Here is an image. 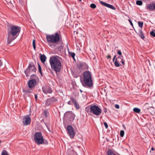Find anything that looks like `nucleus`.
Masks as SVG:
<instances>
[{
	"instance_id": "nucleus-40",
	"label": "nucleus",
	"mask_w": 155,
	"mask_h": 155,
	"mask_svg": "<svg viewBox=\"0 0 155 155\" xmlns=\"http://www.w3.org/2000/svg\"><path fill=\"white\" fill-rule=\"evenodd\" d=\"M120 63H121L122 64V65H124L125 64L124 62V61L123 59H122L120 61Z\"/></svg>"
},
{
	"instance_id": "nucleus-28",
	"label": "nucleus",
	"mask_w": 155,
	"mask_h": 155,
	"mask_svg": "<svg viewBox=\"0 0 155 155\" xmlns=\"http://www.w3.org/2000/svg\"><path fill=\"white\" fill-rule=\"evenodd\" d=\"M136 3L138 5H141L143 4V2L141 0H137L136 1Z\"/></svg>"
},
{
	"instance_id": "nucleus-48",
	"label": "nucleus",
	"mask_w": 155,
	"mask_h": 155,
	"mask_svg": "<svg viewBox=\"0 0 155 155\" xmlns=\"http://www.w3.org/2000/svg\"><path fill=\"white\" fill-rule=\"evenodd\" d=\"M117 58H119L118 59V60H119V61H121L122 59L120 57H118Z\"/></svg>"
},
{
	"instance_id": "nucleus-26",
	"label": "nucleus",
	"mask_w": 155,
	"mask_h": 155,
	"mask_svg": "<svg viewBox=\"0 0 155 155\" xmlns=\"http://www.w3.org/2000/svg\"><path fill=\"white\" fill-rule=\"evenodd\" d=\"M43 114L44 115L45 117L47 118L49 115L48 111L47 110H45L43 113Z\"/></svg>"
},
{
	"instance_id": "nucleus-7",
	"label": "nucleus",
	"mask_w": 155,
	"mask_h": 155,
	"mask_svg": "<svg viewBox=\"0 0 155 155\" xmlns=\"http://www.w3.org/2000/svg\"><path fill=\"white\" fill-rule=\"evenodd\" d=\"M67 130L69 137L71 139H73L75 135V132L72 126L70 125L67 127Z\"/></svg>"
},
{
	"instance_id": "nucleus-21",
	"label": "nucleus",
	"mask_w": 155,
	"mask_h": 155,
	"mask_svg": "<svg viewBox=\"0 0 155 155\" xmlns=\"http://www.w3.org/2000/svg\"><path fill=\"white\" fill-rule=\"evenodd\" d=\"M119 58H117L115 59L114 63L116 67H119L120 66V65L121 66H122V65L120 63V61H119L118 60V59Z\"/></svg>"
},
{
	"instance_id": "nucleus-57",
	"label": "nucleus",
	"mask_w": 155,
	"mask_h": 155,
	"mask_svg": "<svg viewBox=\"0 0 155 155\" xmlns=\"http://www.w3.org/2000/svg\"><path fill=\"white\" fill-rule=\"evenodd\" d=\"M114 155H117L116 154H114Z\"/></svg>"
},
{
	"instance_id": "nucleus-10",
	"label": "nucleus",
	"mask_w": 155,
	"mask_h": 155,
	"mask_svg": "<svg viewBox=\"0 0 155 155\" xmlns=\"http://www.w3.org/2000/svg\"><path fill=\"white\" fill-rule=\"evenodd\" d=\"M52 39L53 41V43H55L58 42L60 40V35L57 32H55L54 34L52 35Z\"/></svg>"
},
{
	"instance_id": "nucleus-41",
	"label": "nucleus",
	"mask_w": 155,
	"mask_h": 155,
	"mask_svg": "<svg viewBox=\"0 0 155 155\" xmlns=\"http://www.w3.org/2000/svg\"><path fill=\"white\" fill-rule=\"evenodd\" d=\"M115 107L117 109H118L120 107L119 105L116 104L115 105Z\"/></svg>"
},
{
	"instance_id": "nucleus-3",
	"label": "nucleus",
	"mask_w": 155,
	"mask_h": 155,
	"mask_svg": "<svg viewBox=\"0 0 155 155\" xmlns=\"http://www.w3.org/2000/svg\"><path fill=\"white\" fill-rule=\"evenodd\" d=\"M82 83L83 86L85 85L89 87H92L93 84L92 79L91 73L89 71H84L83 73V78Z\"/></svg>"
},
{
	"instance_id": "nucleus-51",
	"label": "nucleus",
	"mask_w": 155,
	"mask_h": 155,
	"mask_svg": "<svg viewBox=\"0 0 155 155\" xmlns=\"http://www.w3.org/2000/svg\"><path fill=\"white\" fill-rule=\"evenodd\" d=\"M154 150V148L153 147H152L151 148V150Z\"/></svg>"
},
{
	"instance_id": "nucleus-47",
	"label": "nucleus",
	"mask_w": 155,
	"mask_h": 155,
	"mask_svg": "<svg viewBox=\"0 0 155 155\" xmlns=\"http://www.w3.org/2000/svg\"><path fill=\"white\" fill-rule=\"evenodd\" d=\"M116 55H114V58H113V61H114V60H115V58H116Z\"/></svg>"
},
{
	"instance_id": "nucleus-19",
	"label": "nucleus",
	"mask_w": 155,
	"mask_h": 155,
	"mask_svg": "<svg viewBox=\"0 0 155 155\" xmlns=\"http://www.w3.org/2000/svg\"><path fill=\"white\" fill-rule=\"evenodd\" d=\"M34 139L35 143L39 145V132H37L35 134Z\"/></svg>"
},
{
	"instance_id": "nucleus-6",
	"label": "nucleus",
	"mask_w": 155,
	"mask_h": 155,
	"mask_svg": "<svg viewBox=\"0 0 155 155\" xmlns=\"http://www.w3.org/2000/svg\"><path fill=\"white\" fill-rule=\"evenodd\" d=\"M64 117L65 118H68L71 121H73L75 118V115L71 111H67L64 114Z\"/></svg>"
},
{
	"instance_id": "nucleus-30",
	"label": "nucleus",
	"mask_w": 155,
	"mask_h": 155,
	"mask_svg": "<svg viewBox=\"0 0 155 155\" xmlns=\"http://www.w3.org/2000/svg\"><path fill=\"white\" fill-rule=\"evenodd\" d=\"M138 25L139 27L142 28L143 25V22L142 21H138Z\"/></svg>"
},
{
	"instance_id": "nucleus-56",
	"label": "nucleus",
	"mask_w": 155,
	"mask_h": 155,
	"mask_svg": "<svg viewBox=\"0 0 155 155\" xmlns=\"http://www.w3.org/2000/svg\"><path fill=\"white\" fill-rule=\"evenodd\" d=\"M75 78H77V77H78V76H75Z\"/></svg>"
},
{
	"instance_id": "nucleus-29",
	"label": "nucleus",
	"mask_w": 155,
	"mask_h": 155,
	"mask_svg": "<svg viewBox=\"0 0 155 155\" xmlns=\"http://www.w3.org/2000/svg\"><path fill=\"white\" fill-rule=\"evenodd\" d=\"M69 54L71 56V57L73 58H74L75 56V54L74 53H73L71 52H68Z\"/></svg>"
},
{
	"instance_id": "nucleus-24",
	"label": "nucleus",
	"mask_w": 155,
	"mask_h": 155,
	"mask_svg": "<svg viewBox=\"0 0 155 155\" xmlns=\"http://www.w3.org/2000/svg\"><path fill=\"white\" fill-rule=\"evenodd\" d=\"M107 155H114V153L113 151L112 150L110 149H109L107 152Z\"/></svg>"
},
{
	"instance_id": "nucleus-36",
	"label": "nucleus",
	"mask_w": 155,
	"mask_h": 155,
	"mask_svg": "<svg viewBox=\"0 0 155 155\" xmlns=\"http://www.w3.org/2000/svg\"><path fill=\"white\" fill-rule=\"evenodd\" d=\"M39 73L41 74V76H43L42 73L41 71V66L39 65Z\"/></svg>"
},
{
	"instance_id": "nucleus-49",
	"label": "nucleus",
	"mask_w": 155,
	"mask_h": 155,
	"mask_svg": "<svg viewBox=\"0 0 155 155\" xmlns=\"http://www.w3.org/2000/svg\"><path fill=\"white\" fill-rule=\"evenodd\" d=\"M104 111L105 113V114H106V112H107V110L106 108H104Z\"/></svg>"
},
{
	"instance_id": "nucleus-38",
	"label": "nucleus",
	"mask_w": 155,
	"mask_h": 155,
	"mask_svg": "<svg viewBox=\"0 0 155 155\" xmlns=\"http://www.w3.org/2000/svg\"><path fill=\"white\" fill-rule=\"evenodd\" d=\"M23 91L24 92H25V93H29L31 91H29V90H23Z\"/></svg>"
},
{
	"instance_id": "nucleus-12",
	"label": "nucleus",
	"mask_w": 155,
	"mask_h": 155,
	"mask_svg": "<svg viewBox=\"0 0 155 155\" xmlns=\"http://www.w3.org/2000/svg\"><path fill=\"white\" fill-rule=\"evenodd\" d=\"M37 82L35 79H32L29 80L28 83V87L32 88L35 87L36 84Z\"/></svg>"
},
{
	"instance_id": "nucleus-37",
	"label": "nucleus",
	"mask_w": 155,
	"mask_h": 155,
	"mask_svg": "<svg viewBox=\"0 0 155 155\" xmlns=\"http://www.w3.org/2000/svg\"><path fill=\"white\" fill-rule=\"evenodd\" d=\"M104 125L106 128L107 129L108 127V125L107 123L106 122H104Z\"/></svg>"
},
{
	"instance_id": "nucleus-11",
	"label": "nucleus",
	"mask_w": 155,
	"mask_h": 155,
	"mask_svg": "<svg viewBox=\"0 0 155 155\" xmlns=\"http://www.w3.org/2000/svg\"><path fill=\"white\" fill-rule=\"evenodd\" d=\"M48 143L47 140L43 138L42 133L39 132V144L48 145Z\"/></svg>"
},
{
	"instance_id": "nucleus-42",
	"label": "nucleus",
	"mask_w": 155,
	"mask_h": 155,
	"mask_svg": "<svg viewBox=\"0 0 155 155\" xmlns=\"http://www.w3.org/2000/svg\"><path fill=\"white\" fill-rule=\"evenodd\" d=\"M128 21H129L131 25L132 26H133V24L132 22L131 21L130 19H129Z\"/></svg>"
},
{
	"instance_id": "nucleus-39",
	"label": "nucleus",
	"mask_w": 155,
	"mask_h": 155,
	"mask_svg": "<svg viewBox=\"0 0 155 155\" xmlns=\"http://www.w3.org/2000/svg\"><path fill=\"white\" fill-rule=\"evenodd\" d=\"M117 54L120 55H121L122 54L120 50H118L117 51Z\"/></svg>"
},
{
	"instance_id": "nucleus-43",
	"label": "nucleus",
	"mask_w": 155,
	"mask_h": 155,
	"mask_svg": "<svg viewBox=\"0 0 155 155\" xmlns=\"http://www.w3.org/2000/svg\"><path fill=\"white\" fill-rule=\"evenodd\" d=\"M45 125L46 127H47V129H48V130H49V131L50 132V128L48 127V125L46 124V123H45Z\"/></svg>"
},
{
	"instance_id": "nucleus-4",
	"label": "nucleus",
	"mask_w": 155,
	"mask_h": 155,
	"mask_svg": "<svg viewBox=\"0 0 155 155\" xmlns=\"http://www.w3.org/2000/svg\"><path fill=\"white\" fill-rule=\"evenodd\" d=\"M90 111L91 114L96 116H99L102 113L101 109L98 106L94 104L91 105Z\"/></svg>"
},
{
	"instance_id": "nucleus-58",
	"label": "nucleus",
	"mask_w": 155,
	"mask_h": 155,
	"mask_svg": "<svg viewBox=\"0 0 155 155\" xmlns=\"http://www.w3.org/2000/svg\"><path fill=\"white\" fill-rule=\"evenodd\" d=\"M80 91H81V92L82 91L81 90H80Z\"/></svg>"
},
{
	"instance_id": "nucleus-16",
	"label": "nucleus",
	"mask_w": 155,
	"mask_h": 155,
	"mask_svg": "<svg viewBox=\"0 0 155 155\" xmlns=\"http://www.w3.org/2000/svg\"><path fill=\"white\" fill-rule=\"evenodd\" d=\"M80 69H84L88 68V66L85 63H81L78 66Z\"/></svg>"
},
{
	"instance_id": "nucleus-33",
	"label": "nucleus",
	"mask_w": 155,
	"mask_h": 155,
	"mask_svg": "<svg viewBox=\"0 0 155 155\" xmlns=\"http://www.w3.org/2000/svg\"><path fill=\"white\" fill-rule=\"evenodd\" d=\"M2 155H8L6 150H4L2 153Z\"/></svg>"
},
{
	"instance_id": "nucleus-32",
	"label": "nucleus",
	"mask_w": 155,
	"mask_h": 155,
	"mask_svg": "<svg viewBox=\"0 0 155 155\" xmlns=\"http://www.w3.org/2000/svg\"><path fill=\"white\" fill-rule=\"evenodd\" d=\"M90 7L93 9H94L96 7V5L94 3H92L90 5Z\"/></svg>"
},
{
	"instance_id": "nucleus-13",
	"label": "nucleus",
	"mask_w": 155,
	"mask_h": 155,
	"mask_svg": "<svg viewBox=\"0 0 155 155\" xmlns=\"http://www.w3.org/2000/svg\"><path fill=\"white\" fill-rule=\"evenodd\" d=\"M42 89L43 92L45 94H50L52 92L51 88L48 86H43Z\"/></svg>"
},
{
	"instance_id": "nucleus-9",
	"label": "nucleus",
	"mask_w": 155,
	"mask_h": 155,
	"mask_svg": "<svg viewBox=\"0 0 155 155\" xmlns=\"http://www.w3.org/2000/svg\"><path fill=\"white\" fill-rule=\"evenodd\" d=\"M57 101V99L54 97H51L47 99L45 105L46 106H48L51 104Z\"/></svg>"
},
{
	"instance_id": "nucleus-52",
	"label": "nucleus",
	"mask_w": 155,
	"mask_h": 155,
	"mask_svg": "<svg viewBox=\"0 0 155 155\" xmlns=\"http://www.w3.org/2000/svg\"><path fill=\"white\" fill-rule=\"evenodd\" d=\"M39 62L38 61H37V64H38V67H39Z\"/></svg>"
},
{
	"instance_id": "nucleus-50",
	"label": "nucleus",
	"mask_w": 155,
	"mask_h": 155,
	"mask_svg": "<svg viewBox=\"0 0 155 155\" xmlns=\"http://www.w3.org/2000/svg\"><path fill=\"white\" fill-rule=\"evenodd\" d=\"M41 122H43L44 124H45V123L44 122V120L43 119L41 120Z\"/></svg>"
},
{
	"instance_id": "nucleus-14",
	"label": "nucleus",
	"mask_w": 155,
	"mask_h": 155,
	"mask_svg": "<svg viewBox=\"0 0 155 155\" xmlns=\"http://www.w3.org/2000/svg\"><path fill=\"white\" fill-rule=\"evenodd\" d=\"M146 8L150 11L155 10V3H151L146 6Z\"/></svg>"
},
{
	"instance_id": "nucleus-45",
	"label": "nucleus",
	"mask_w": 155,
	"mask_h": 155,
	"mask_svg": "<svg viewBox=\"0 0 155 155\" xmlns=\"http://www.w3.org/2000/svg\"><path fill=\"white\" fill-rule=\"evenodd\" d=\"M35 98L36 99V100H37V98H38V95L37 94H35Z\"/></svg>"
},
{
	"instance_id": "nucleus-15",
	"label": "nucleus",
	"mask_w": 155,
	"mask_h": 155,
	"mask_svg": "<svg viewBox=\"0 0 155 155\" xmlns=\"http://www.w3.org/2000/svg\"><path fill=\"white\" fill-rule=\"evenodd\" d=\"M99 2L100 3L103 5H104L113 10H115L116 9L112 5H110L100 0L99 1Z\"/></svg>"
},
{
	"instance_id": "nucleus-8",
	"label": "nucleus",
	"mask_w": 155,
	"mask_h": 155,
	"mask_svg": "<svg viewBox=\"0 0 155 155\" xmlns=\"http://www.w3.org/2000/svg\"><path fill=\"white\" fill-rule=\"evenodd\" d=\"M31 118L28 115L25 116L23 118L22 123L24 126H26L30 124Z\"/></svg>"
},
{
	"instance_id": "nucleus-5",
	"label": "nucleus",
	"mask_w": 155,
	"mask_h": 155,
	"mask_svg": "<svg viewBox=\"0 0 155 155\" xmlns=\"http://www.w3.org/2000/svg\"><path fill=\"white\" fill-rule=\"evenodd\" d=\"M36 68L33 63H30L27 69L25 71V72L27 77H28L30 75V73L35 72Z\"/></svg>"
},
{
	"instance_id": "nucleus-53",
	"label": "nucleus",
	"mask_w": 155,
	"mask_h": 155,
	"mask_svg": "<svg viewBox=\"0 0 155 155\" xmlns=\"http://www.w3.org/2000/svg\"><path fill=\"white\" fill-rule=\"evenodd\" d=\"M120 57H121V58L122 59L123 58V57L122 56H121Z\"/></svg>"
},
{
	"instance_id": "nucleus-22",
	"label": "nucleus",
	"mask_w": 155,
	"mask_h": 155,
	"mask_svg": "<svg viewBox=\"0 0 155 155\" xmlns=\"http://www.w3.org/2000/svg\"><path fill=\"white\" fill-rule=\"evenodd\" d=\"M138 34L142 39H144L145 38V36L143 34L142 31L141 29L139 30L138 32Z\"/></svg>"
},
{
	"instance_id": "nucleus-55",
	"label": "nucleus",
	"mask_w": 155,
	"mask_h": 155,
	"mask_svg": "<svg viewBox=\"0 0 155 155\" xmlns=\"http://www.w3.org/2000/svg\"><path fill=\"white\" fill-rule=\"evenodd\" d=\"M78 33V32L76 31V34H77Z\"/></svg>"
},
{
	"instance_id": "nucleus-17",
	"label": "nucleus",
	"mask_w": 155,
	"mask_h": 155,
	"mask_svg": "<svg viewBox=\"0 0 155 155\" xmlns=\"http://www.w3.org/2000/svg\"><path fill=\"white\" fill-rule=\"evenodd\" d=\"M71 101L72 102V103L74 104V106L77 109H78L80 108L79 104L76 101V100L72 97L70 98Z\"/></svg>"
},
{
	"instance_id": "nucleus-44",
	"label": "nucleus",
	"mask_w": 155,
	"mask_h": 155,
	"mask_svg": "<svg viewBox=\"0 0 155 155\" xmlns=\"http://www.w3.org/2000/svg\"><path fill=\"white\" fill-rule=\"evenodd\" d=\"M72 102L71 101H69L68 102V104L69 105H71L72 104Z\"/></svg>"
},
{
	"instance_id": "nucleus-1",
	"label": "nucleus",
	"mask_w": 155,
	"mask_h": 155,
	"mask_svg": "<svg viewBox=\"0 0 155 155\" xmlns=\"http://www.w3.org/2000/svg\"><path fill=\"white\" fill-rule=\"evenodd\" d=\"M59 57L58 56H54L51 57L49 59L51 68L56 73L61 71L62 67L61 63L58 59Z\"/></svg>"
},
{
	"instance_id": "nucleus-27",
	"label": "nucleus",
	"mask_w": 155,
	"mask_h": 155,
	"mask_svg": "<svg viewBox=\"0 0 155 155\" xmlns=\"http://www.w3.org/2000/svg\"><path fill=\"white\" fill-rule=\"evenodd\" d=\"M133 110L135 112L137 113H139L140 111V109L137 107L134 108Z\"/></svg>"
},
{
	"instance_id": "nucleus-46",
	"label": "nucleus",
	"mask_w": 155,
	"mask_h": 155,
	"mask_svg": "<svg viewBox=\"0 0 155 155\" xmlns=\"http://www.w3.org/2000/svg\"><path fill=\"white\" fill-rule=\"evenodd\" d=\"M111 58V56L110 55H108L107 56V59H109L110 58Z\"/></svg>"
},
{
	"instance_id": "nucleus-18",
	"label": "nucleus",
	"mask_w": 155,
	"mask_h": 155,
	"mask_svg": "<svg viewBox=\"0 0 155 155\" xmlns=\"http://www.w3.org/2000/svg\"><path fill=\"white\" fill-rule=\"evenodd\" d=\"M46 38L48 42H50L53 43L52 35H46Z\"/></svg>"
},
{
	"instance_id": "nucleus-34",
	"label": "nucleus",
	"mask_w": 155,
	"mask_h": 155,
	"mask_svg": "<svg viewBox=\"0 0 155 155\" xmlns=\"http://www.w3.org/2000/svg\"><path fill=\"white\" fill-rule=\"evenodd\" d=\"M124 130H121L120 131V136L121 137H123L124 136Z\"/></svg>"
},
{
	"instance_id": "nucleus-25",
	"label": "nucleus",
	"mask_w": 155,
	"mask_h": 155,
	"mask_svg": "<svg viewBox=\"0 0 155 155\" xmlns=\"http://www.w3.org/2000/svg\"><path fill=\"white\" fill-rule=\"evenodd\" d=\"M86 111L88 114L91 115V105L87 107L85 109Z\"/></svg>"
},
{
	"instance_id": "nucleus-20",
	"label": "nucleus",
	"mask_w": 155,
	"mask_h": 155,
	"mask_svg": "<svg viewBox=\"0 0 155 155\" xmlns=\"http://www.w3.org/2000/svg\"><path fill=\"white\" fill-rule=\"evenodd\" d=\"M39 55H41L40 59L43 63L45 62L47 59L46 57L44 55H42L41 54H39Z\"/></svg>"
},
{
	"instance_id": "nucleus-31",
	"label": "nucleus",
	"mask_w": 155,
	"mask_h": 155,
	"mask_svg": "<svg viewBox=\"0 0 155 155\" xmlns=\"http://www.w3.org/2000/svg\"><path fill=\"white\" fill-rule=\"evenodd\" d=\"M150 35L153 37H155V30H153L150 33Z\"/></svg>"
},
{
	"instance_id": "nucleus-35",
	"label": "nucleus",
	"mask_w": 155,
	"mask_h": 155,
	"mask_svg": "<svg viewBox=\"0 0 155 155\" xmlns=\"http://www.w3.org/2000/svg\"><path fill=\"white\" fill-rule=\"evenodd\" d=\"M32 45H33V47L34 50H35V48H36V46H35V40H33V41Z\"/></svg>"
},
{
	"instance_id": "nucleus-54",
	"label": "nucleus",
	"mask_w": 155,
	"mask_h": 155,
	"mask_svg": "<svg viewBox=\"0 0 155 155\" xmlns=\"http://www.w3.org/2000/svg\"><path fill=\"white\" fill-rule=\"evenodd\" d=\"M82 1V0H79V1L80 2H81Z\"/></svg>"
},
{
	"instance_id": "nucleus-23",
	"label": "nucleus",
	"mask_w": 155,
	"mask_h": 155,
	"mask_svg": "<svg viewBox=\"0 0 155 155\" xmlns=\"http://www.w3.org/2000/svg\"><path fill=\"white\" fill-rule=\"evenodd\" d=\"M148 109L149 111L152 115H153L155 114V109L153 107H151Z\"/></svg>"
},
{
	"instance_id": "nucleus-2",
	"label": "nucleus",
	"mask_w": 155,
	"mask_h": 155,
	"mask_svg": "<svg viewBox=\"0 0 155 155\" xmlns=\"http://www.w3.org/2000/svg\"><path fill=\"white\" fill-rule=\"evenodd\" d=\"M20 27L16 26H11L10 29L8 30L7 43L10 44L19 35L20 31Z\"/></svg>"
}]
</instances>
